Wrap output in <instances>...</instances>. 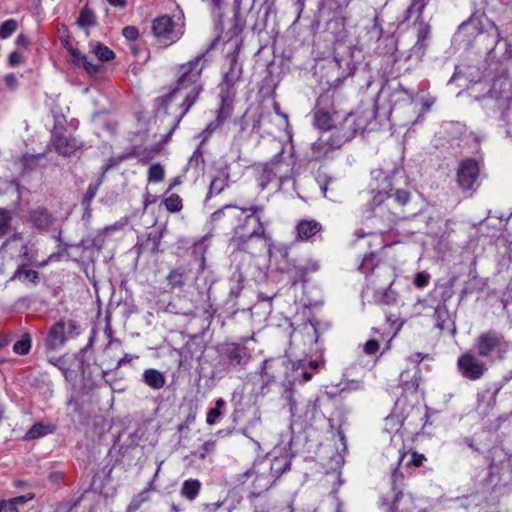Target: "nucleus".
Masks as SVG:
<instances>
[{
  "mask_svg": "<svg viewBox=\"0 0 512 512\" xmlns=\"http://www.w3.org/2000/svg\"><path fill=\"white\" fill-rule=\"evenodd\" d=\"M220 39V36L214 38L209 46L200 54H198L191 61L180 65L179 69L182 72L176 81V85L174 88L170 90L167 94L158 97L157 101L161 107L167 108V106L172 102L173 98L177 94H184V100L180 105L181 113L175 119V122L169 132H167L162 141L167 142L171 137L172 133L175 131L180 121L184 117V115L190 110V108L197 101L200 93L203 91V83L201 82V74L204 69V63L206 61L207 54L216 47Z\"/></svg>",
  "mask_w": 512,
  "mask_h": 512,
  "instance_id": "1",
  "label": "nucleus"
},
{
  "mask_svg": "<svg viewBox=\"0 0 512 512\" xmlns=\"http://www.w3.org/2000/svg\"><path fill=\"white\" fill-rule=\"evenodd\" d=\"M230 245L234 250L243 251L253 256L261 254L265 250L271 256L273 243L270 234L266 233L260 217L247 215L243 223L234 228Z\"/></svg>",
  "mask_w": 512,
  "mask_h": 512,
  "instance_id": "2",
  "label": "nucleus"
},
{
  "mask_svg": "<svg viewBox=\"0 0 512 512\" xmlns=\"http://www.w3.org/2000/svg\"><path fill=\"white\" fill-rule=\"evenodd\" d=\"M326 40L334 44V60L341 70L338 80H344L354 74L356 69L353 60V46L347 44L348 32L345 26V20L341 17H333L326 23Z\"/></svg>",
  "mask_w": 512,
  "mask_h": 512,
  "instance_id": "3",
  "label": "nucleus"
},
{
  "mask_svg": "<svg viewBox=\"0 0 512 512\" xmlns=\"http://www.w3.org/2000/svg\"><path fill=\"white\" fill-rule=\"evenodd\" d=\"M377 277L374 275L367 277V284L362 290V298L368 302H373L382 305H394L397 301V293L391 289L394 281L393 271L389 266H384L378 269Z\"/></svg>",
  "mask_w": 512,
  "mask_h": 512,
  "instance_id": "4",
  "label": "nucleus"
},
{
  "mask_svg": "<svg viewBox=\"0 0 512 512\" xmlns=\"http://www.w3.org/2000/svg\"><path fill=\"white\" fill-rule=\"evenodd\" d=\"M281 256L280 271L288 274L293 285L305 281V276L318 269V264L303 254H297L287 246L278 248Z\"/></svg>",
  "mask_w": 512,
  "mask_h": 512,
  "instance_id": "5",
  "label": "nucleus"
},
{
  "mask_svg": "<svg viewBox=\"0 0 512 512\" xmlns=\"http://www.w3.org/2000/svg\"><path fill=\"white\" fill-rule=\"evenodd\" d=\"M478 356L486 359H503L509 349V342L496 330L482 332L474 342Z\"/></svg>",
  "mask_w": 512,
  "mask_h": 512,
  "instance_id": "6",
  "label": "nucleus"
},
{
  "mask_svg": "<svg viewBox=\"0 0 512 512\" xmlns=\"http://www.w3.org/2000/svg\"><path fill=\"white\" fill-rule=\"evenodd\" d=\"M476 40L479 44L486 45L487 61L494 60L504 64L512 58V48L507 42L500 43V33L498 28L492 24L490 30L480 32Z\"/></svg>",
  "mask_w": 512,
  "mask_h": 512,
  "instance_id": "7",
  "label": "nucleus"
},
{
  "mask_svg": "<svg viewBox=\"0 0 512 512\" xmlns=\"http://www.w3.org/2000/svg\"><path fill=\"white\" fill-rule=\"evenodd\" d=\"M280 462L278 459H275L274 462L261 459L245 472V476H255V482L259 483L258 487L267 489L282 473L290 469V462L285 461L283 465Z\"/></svg>",
  "mask_w": 512,
  "mask_h": 512,
  "instance_id": "8",
  "label": "nucleus"
},
{
  "mask_svg": "<svg viewBox=\"0 0 512 512\" xmlns=\"http://www.w3.org/2000/svg\"><path fill=\"white\" fill-rule=\"evenodd\" d=\"M250 350L240 343H230L222 346L219 353V365L226 372L243 370L251 359Z\"/></svg>",
  "mask_w": 512,
  "mask_h": 512,
  "instance_id": "9",
  "label": "nucleus"
},
{
  "mask_svg": "<svg viewBox=\"0 0 512 512\" xmlns=\"http://www.w3.org/2000/svg\"><path fill=\"white\" fill-rule=\"evenodd\" d=\"M479 173V163L474 158H465L461 160L456 171V182L458 187L464 192H474L476 190Z\"/></svg>",
  "mask_w": 512,
  "mask_h": 512,
  "instance_id": "10",
  "label": "nucleus"
},
{
  "mask_svg": "<svg viewBox=\"0 0 512 512\" xmlns=\"http://www.w3.org/2000/svg\"><path fill=\"white\" fill-rule=\"evenodd\" d=\"M229 69L223 75L222 82L219 84L220 97L223 100H228L235 95V84L241 79L243 69L242 64L238 61V56L235 52L228 54Z\"/></svg>",
  "mask_w": 512,
  "mask_h": 512,
  "instance_id": "11",
  "label": "nucleus"
},
{
  "mask_svg": "<svg viewBox=\"0 0 512 512\" xmlns=\"http://www.w3.org/2000/svg\"><path fill=\"white\" fill-rule=\"evenodd\" d=\"M461 375L471 381L480 379L487 371L486 364L472 352L463 353L457 360Z\"/></svg>",
  "mask_w": 512,
  "mask_h": 512,
  "instance_id": "12",
  "label": "nucleus"
},
{
  "mask_svg": "<svg viewBox=\"0 0 512 512\" xmlns=\"http://www.w3.org/2000/svg\"><path fill=\"white\" fill-rule=\"evenodd\" d=\"M175 23L168 15H161L154 19L152 24V32L158 42L165 46L176 42L180 38V34L175 31Z\"/></svg>",
  "mask_w": 512,
  "mask_h": 512,
  "instance_id": "13",
  "label": "nucleus"
},
{
  "mask_svg": "<svg viewBox=\"0 0 512 512\" xmlns=\"http://www.w3.org/2000/svg\"><path fill=\"white\" fill-rule=\"evenodd\" d=\"M359 126L356 124L355 115L347 114L336 131L330 136V146L340 148L344 143L354 138Z\"/></svg>",
  "mask_w": 512,
  "mask_h": 512,
  "instance_id": "14",
  "label": "nucleus"
},
{
  "mask_svg": "<svg viewBox=\"0 0 512 512\" xmlns=\"http://www.w3.org/2000/svg\"><path fill=\"white\" fill-rule=\"evenodd\" d=\"M409 360L414 364L413 368L406 369L400 374V384L403 387L404 391L415 392L419 386L420 377L419 374V365L422 360L420 354H415L409 358Z\"/></svg>",
  "mask_w": 512,
  "mask_h": 512,
  "instance_id": "15",
  "label": "nucleus"
},
{
  "mask_svg": "<svg viewBox=\"0 0 512 512\" xmlns=\"http://www.w3.org/2000/svg\"><path fill=\"white\" fill-rule=\"evenodd\" d=\"M242 215L241 210L233 205H225L211 215V222L220 228H228L239 220Z\"/></svg>",
  "mask_w": 512,
  "mask_h": 512,
  "instance_id": "16",
  "label": "nucleus"
},
{
  "mask_svg": "<svg viewBox=\"0 0 512 512\" xmlns=\"http://www.w3.org/2000/svg\"><path fill=\"white\" fill-rule=\"evenodd\" d=\"M3 253L10 254L17 253V256L25 260L31 261L32 255L28 245L23 241L21 234H14L12 237L7 239L1 247Z\"/></svg>",
  "mask_w": 512,
  "mask_h": 512,
  "instance_id": "17",
  "label": "nucleus"
},
{
  "mask_svg": "<svg viewBox=\"0 0 512 512\" xmlns=\"http://www.w3.org/2000/svg\"><path fill=\"white\" fill-rule=\"evenodd\" d=\"M403 474L395 468L391 475L392 491L394 493L392 500L384 498L383 505L388 507V512H400L399 502L403 498L402 492Z\"/></svg>",
  "mask_w": 512,
  "mask_h": 512,
  "instance_id": "18",
  "label": "nucleus"
},
{
  "mask_svg": "<svg viewBox=\"0 0 512 512\" xmlns=\"http://www.w3.org/2000/svg\"><path fill=\"white\" fill-rule=\"evenodd\" d=\"M488 96L496 100H509L512 97L511 80L505 75L494 78Z\"/></svg>",
  "mask_w": 512,
  "mask_h": 512,
  "instance_id": "19",
  "label": "nucleus"
},
{
  "mask_svg": "<svg viewBox=\"0 0 512 512\" xmlns=\"http://www.w3.org/2000/svg\"><path fill=\"white\" fill-rule=\"evenodd\" d=\"M67 339L64 322L55 323L46 338V346L50 350L61 347Z\"/></svg>",
  "mask_w": 512,
  "mask_h": 512,
  "instance_id": "20",
  "label": "nucleus"
},
{
  "mask_svg": "<svg viewBox=\"0 0 512 512\" xmlns=\"http://www.w3.org/2000/svg\"><path fill=\"white\" fill-rule=\"evenodd\" d=\"M271 12L270 5H263L257 11H253V6L249 10V16L254 17V22L251 25V29L253 32L260 34L267 27V21Z\"/></svg>",
  "mask_w": 512,
  "mask_h": 512,
  "instance_id": "21",
  "label": "nucleus"
},
{
  "mask_svg": "<svg viewBox=\"0 0 512 512\" xmlns=\"http://www.w3.org/2000/svg\"><path fill=\"white\" fill-rule=\"evenodd\" d=\"M450 296V294L446 297L443 296L442 303L438 304L434 310L433 317L436 321V327L440 330L448 328L450 324L453 325L451 314L446 306V300L450 298Z\"/></svg>",
  "mask_w": 512,
  "mask_h": 512,
  "instance_id": "22",
  "label": "nucleus"
},
{
  "mask_svg": "<svg viewBox=\"0 0 512 512\" xmlns=\"http://www.w3.org/2000/svg\"><path fill=\"white\" fill-rule=\"evenodd\" d=\"M385 265H380L377 255L374 253H370L365 255L358 269L365 274V277L374 275L375 279L379 280L381 277H377L378 269L384 267Z\"/></svg>",
  "mask_w": 512,
  "mask_h": 512,
  "instance_id": "23",
  "label": "nucleus"
},
{
  "mask_svg": "<svg viewBox=\"0 0 512 512\" xmlns=\"http://www.w3.org/2000/svg\"><path fill=\"white\" fill-rule=\"evenodd\" d=\"M30 222L39 229H46L53 223V216L46 208L39 207L31 211Z\"/></svg>",
  "mask_w": 512,
  "mask_h": 512,
  "instance_id": "24",
  "label": "nucleus"
},
{
  "mask_svg": "<svg viewBox=\"0 0 512 512\" xmlns=\"http://www.w3.org/2000/svg\"><path fill=\"white\" fill-rule=\"evenodd\" d=\"M322 226L316 220H302L298 223L296 230L298 237L301 240H308L318 232H320Z\"/></svg>",
  "mask_w": 512,
  "mask_h": 512,
  "instance_id": "25",
  "label": "nucleus"
},
{
  "mask_svg": "<svg viewBox=\"0 0 512 512\" xmlns=\"http://www.w3.org/2000/svg\"><path fill=\"white\" fill-rule=\"evenodd\" d=\"M241 1L242 0H234L232 25L227 31L229 39L241 34L245 27V21L242 19L240 14Z\"/></svg>",
  "mask_w": 512,
  "mask_h": 512,
  "instance_id": "26",
  "label": "nucleus"
},
{
  "mask_svg": "<svg viewBox=\"0 0 512 512\" xmlns=\"http://www.w3.org/2000/svg\"><path fill=\"white\" fill-rule=\"evenodd\" d=\"M430 34V27L427 24L421 23V28L418 31L417 41L414 46L411 48V55H416L418 59H421L425 53L426 49V40L428 39Z\"/></svg>",
  "mask_w": 512,
  "mask_h": 512,
  "instance_id": "27",
  "label": "nucleus"
},
{
  "mask_svg": "<svg viewBox=\"0 0 512 512\" xmlns=\"http://www.w3.org/2000/svg\"><path fill=\"white\" fill-rule=\"evenodd\" d=\"M143 381L152 389L159 390L165 386L166 379L162 372L156 369H146L143 373Z\"/></svg>",
  "mask_w": 512,
  "mask_h": 512,
  "instance_id": "28",
  "label": "nucleus"
},
{
  "mask_svg": "<svg viewBox=\"0 0 512 512\" xmlns=\"http://www.w3.org/2000/svg\"><path fill=\"white\" fill-rule=\"evenodd\" d=\"M53 143L56 151L63 156L71 155L78 148L74 139H68L63 135L55 136Z\"/></svg>",
  "mask_w": 512,
  "mask_h": 512,
  "instance_id": "29",
  "label": "nucleus"
},
{
  "mask_svg": "<svg viewBox=\"0 0 512 512\" xmlns=\"http://www.w3.org/2000/svg\"><path fill=\"white\" fill-rule=\"evenodd\" d=\"M333 118L325 109L319 108L314 112V125L323 131H328L333 127Z\"/></svg>",
  "mask_w": 512,
  "mask_h": 512,
  "instance_id": "30",
  "label": "nucleus"
},
{
  "mask_svg": "<svg viewBox=\"0 0 512 512\" xmlns=\"http://www.w3.org/2000/svg\"><path fill=\"white\" fill-rule=\"evenodd\" d=\"M187 277L186 270L183 267H178L170 271L167 276V281L172 288H182Z\"/></svg>",
  "mask_w": 512,
  "mask_h": 512,
  "instance_id": "31",
  "label": "nucleus"
},
{
  "mask_svg": "<svg viewBox=\"0 0 512 512\" xmlns=\"http://www.w3.org/2000/svg\"><path fill=\"white\" fill-rule=\"evenodd\" d=\"M201 483L199 480L190 479L183 482L181 487V495L188 500H194L199 494Z\"/></svg>",
  "mask_w": 512,
  "mask_h": 512,
  "instance_id": "32",
  "label": "nucleus"
},
{
  "mask_svg": "<svg viewBox=\"0 0 512 512\" xmlns=\"http://www.w3.org/2000/svg\"><path fill=\"white\" fill-rule=\"evenodd\" d=\"M55 426L52 424L36 423L26 433L25 437L28 440H33L52 433Z\"/></svg>",
  "mask_w": 512,
  "mask_h": 512,
  "instance_id": "33",
  "label": "nucleus"
},
{
  "mask_svg": "<svg viewBox=\"0 0 512 512\" xmlns=\"http://www.w3.org/2000/svg\"><path fill=\"white\" fill-rule=\"evenodd\" d=\"M428 1L427 0H411L410 5L405 11V17L404 20H409L412 16H416V19L421 18L422 13L427 6Z\"/></svg>",
  "mask_w": 512,
  "mask_h": 512,
  "instance_id": "34",
  "label": "nucleus"
},
{
  "mask_svg": "<svg viewBox=\"0 0 512 512\" xmlns=\"http://www.w3.org/2000/svg\"><path fill=\"white\" fill-rule=\"evenodd\" d=\"M210 11L217 21V25L223 30L224 0H206Z\"/></svg>",
  "mask_w": 512,
  "mask_h": 512,
  "instance_id": "35",
  "label": "nucleus"
},
{
  "mask_svg": "<svg viewBox=\"0 0 512 512\" xmlns=\"http://www.w3.org/2000/svg\"><path fill=\"white\" fill-rule=\"evenodd\" d=\"M90 47L91 51L100 61H109L115 57L114 52L102 43H91Z\"/></svg>",
  "mask_w": 512,
  "mask_h": 512,
  "instance_id": "36",
  "label": "nucleus"
},
{
  "mask_svg": "<svg viewBox=\"0 0 512 512\" xmlns=\"http://www.w3.org/2000/svg\"><path fill=\"white\" fill-rule=\"evenodd\" d=\"M331 149L334 148L330 146V139L327 141L319 139L312 144V158L318 160L323 156L327 155L331 151Z\"/></svg>",
  "mask_w": 512,
  "mask_h": 512,
  "instance_id": "37",
  "label": "nucleus"
},
{
  "mask_svg": "<svg viewBox=\"0 0 512 512\" xmlns=\"http://www.w3.org/2000/svg\"><path fill=\"white\" fill-rule=\"evenodd\" d=\"M159 242H160V236L155 234L153 237L151 235L142 243L139 244V246L136 248L137 253L140 254L141 252H149L150 254H155L159 250Z\"/></svg>",
  "mask_w": 512,
  "mask_h": 512,
  "instance_id": "38",
  "label": "nucleus"
},
{
  "mask_svg": "<svg viewBox=\"0 0 512 512\" xmlns=\"http://www.w3.org/2000/svg\"><path fill=\"white\" fill-rule=\"evenodd\" d=\"M13 278L22 282L36 283L38 280V273L34 270L28 269L25 265H21L15 271Z\"/></svg>",
  "mask_w": 512,
  "mask_h": 512,
  "instance_id": "39",
  "label": "nucleus"
},
{
  "mask_svg": "<svg viewBox=\"0 0 512 512\" xmlns=\"http://www.w3.org/2000/svg\"><path fill=\"white\" fill-rule=\"evenodd\" d=\"M281 364L279 361L275 360H264L261 367V375L266 384H269L276 379V375L274 373V368Z\"/></svg>",
  "mask_w": 512,
  "mask_h": 512,
  "instance_id": "40",
  "label": "nucleus"
},
{
  "mask_svg": "<svg viewBox=\"0 0 512 512\" xmlns=\"http://www.w3.org/2000/svg\"><path fill=\"white\" fill-rule=\"evenodd\" d=\"M31 335L29 333H24L20 340L16 341L13 345L14 353L18 355H26L29 353L31 349Z\"/></svg>",
  "mask_w": 512,
  "mask_h": 512,
  "instance_id": "41",
  "label": "nucleus"
},
{
  "mask_svg": "<svg viewBox=\"0 0 512 512\" xmlns=\"http://www.w3.org/2000/svg\"><path fill=\"white\" fill-rule=\"evenodd\" d=\"M77 23L80 27L83 28L94 26L96 24V17L94 12L87 6L84 7L80 12V16L77 20Z\"/></svg>",
  "mask_w": 512,
  "mask_h": 512,
  "instance_id": "42",
  "label": "nucleus"
},
{
  "mask_svg": "<svg viewBox=\"0 0 512 512\" xmlns=\"http://www.w3.org/2000/svg\"><path fill=\"white\" fill-rule=\"evenodd\" d=\"M292 369L297 373L295 378L301 376L302 380L307 382L312 379L313 374L306 368V360L299 359L297 361H292Z\"/></svg>",
  "mask_w": 512,
  "mask_h": 512,
  "instance_id": "43",
  "label": "nucleus"
},
{
  "mask_svg": "<svg viewBox=\"0 0 512 512\" xmlns=\"http://www.w3.org/2000/svg\"><path fill=\"white\" fill-rule=\"evenodd\" d=\"M101 183H102V180L99 179L95 183L89 184L87 192L82 200V205L84 206L85 210H89L90 205H91L93 199L95 198Z\"/></svg>",
  "mask_w": 512,
  "mask_h": 512,
  "instance_id": "44",
  "label": "nucleus"
},
{
  "mask_svg": "<svg viewBox=\"0 0 512 512\" xmlns=\"http://www.w3.org/2000/svg\"><path fill=\"white\" fill-rule=\"evenodd\" d=\"M270 117V112L261 111L253 122V130H256L258 133H270L265 126L266 120H270Z\"/></svg>",
  "mask_w": 512,
  "mask_h": 512,
  "instance_id": "45",
  "label": "nucleus"
},
{
  "mask_svg": "<svg viewBox=\"0 0 512 512\" xmlns=\"http://www.w3.org/2000/svg\"><path fill=\"white\" fill-rule=\"evenodd\" d=\"M227 178H228V175L226 177H216L214 178L211 183H210V186H209V190H208V197L212 196L213 194H220L226 187L227 185Z\"/></svg>",
  "mask_w": 512,
  "mask_h": 512,
  "instance_id": "46",
  "label": "nucleus"
},
{
  "mask_svg": "<svg viewBox=\"0 0 512 512\" xmlns=\"http://www.w3.org/2000/svg\"><path fill=\"white\" fill-rule=\"evenodd\" d=\"M282 398L287 402L289 406V411L292 415H295L296 413V400L293 396V388H292V382L289 381L288 385H285V388L282 393Z\"/></svg>",
  "mask_w": 512,
  "mask_h": 512,
  "instance_id": "47",
  "label": "nucleus"
},
{
  "mask_svg": "<svg viewBox=\"0 0 512 512\" xmlns=\"http://www.w3.org/2000/svg\"><path fill=\"white\" fill-rule=\"evenodd\" d=\"M130 50L132 54L137 58L136 62L139 64H145L150 58V52L144 46L133 45L130 46Z\"/></svg>",
  "mask_w": 512,
  "mask_h": 512,
  "instance_id": "48",
  "label": "nucleus"
},
{
  "mask_svg": "<svg viewBox=\"0 0 512 512\" xmlns=\"http://www.w3.org/2000/svg\"><path fill=\"white\" fill-rule=\"evenodd\" d=\"M388 192H389L388 199L393 200L394 202L398 203L399 205H405L410 198V194L406 190L390 189Z\"/></svg>",
  "mask_w": 512,
  "mask_h": 512,
  "instance_id": "49",
  "label": "nucleus"
},
{
  "mask_svg": "<svg viewBox=\"0 0 512 512\" xmlns=\"http://www.w3.org/2000/svg\"><path fill=\"white\" fill-rule=\"evenodd\" d=\"M17 29V22L14 19H9L3 22L0 26V38L6 39L10 37Z\"/></svg>",
  "mask_w": 512,
  "mask_h": 512,
  "instance_id": "50",
  "label": "nucleus"
},
{
  "mask_svg": "<svg viewBox=\"0 0 512 512\" xmlns=\"http://www.w3.org/2000/svg\"><path fill=\"white\" fill-rule=\"evenodd\" d=\"M165 207L170 212H178L182 208V200L177 194H171L164 200Z\"/></svg>",
  "mask_w": 512,
  "mask_h": 512,
  "instance_id": "51",
  "label": "nucleus"
},
{
  "mask_svg": "<svg viewBox=\"0 0 512 512\" xmlns=\"http://www.w3.org/2000/svg\"><path fill=\"white\" fill-rule=\"evenodd\" d=\"M164 178V169L160 164H154L149 168L148 180L150 182H159Z\"/></svg>",
  "mask_w": 512,
  "mask_h": 512,
  "instance_id": "52",
  "label": "nucleus"
},
{
  "mask_svg": "<svg viewBox=\"0 0 512 512\" xmlns=\"http://www.w3.org/2000/svg\"><path fill=\"white\" fill-rule=\"evenodd\" d=\"M11 214L8 210L0 208V236L6 234L9 230Z\"/></svg>",
  "mask_w": 512,
  "mask_h": 512,
  "instance_id": "53",
  "label": "nucleus"
},
{
  "mask_svg": "<svg viewBox=\"0 0 512 512\" xmlns=\"http://www.w3.org/2000/svg\"><path fill=\"white\" fill-rule=\"evenodd\" d=\"M215 443L216 442L213 440L206 441L197 451L193 452V455L197 456L199 459H204L208 454L214 451Z\"/></svg>",
  "mask_w": 512,
  "mask_h": 512,
  "instance_id": "54",
  "label": "nucleus"
},
{
  "mask_svg": "<svg viewBox=\"0 0 512 512\" xmlns=\"http://www.w3.org/2000/svg\"><path fill=\"white\" fill-rule=\"evenodd\" d=\"M82 65L84 67V69L90 74V75H95L97 74L100 69H101V66L99 64H96V63H93L92 61H90L88 59L87 56H83L82 57Z\"/></svg>",
  "mask_w": 512,
  "mask_h": 512,
  "instance_id": "55",
  "label": "nucleus"
},
{
  "mask_svg": "<svg viewBox=\"0 0 512 512\" xmlns=\"http://www.w3.org/2000/svg\"><path fill=\"white\" fill-rule=\"evenodd\" d=\"M222 100V105L220 107V109L218 110V115H217V118L216 120L219 122V123H223L225 121V119H227L230 114H231V107L226 104V100Z\"/></svg>",
  "mask_w": 512,
  "mask_h": 512,
  "instance_id": "56",
  "label": "nucleus"
},
{
  "mask_svg": "<svg viewBox=\"0 0 512 512\" xmlns=\"http://www.w3.org/2000/svg\"><path fill=\"white\" fill-rule=\"evenodd\" d=\"M430 280V275L426 272H418L414 278V285L418 288L425 287Z\"/></svg>",
  "mask_w": 512,
  "mask_h": 512,
  "instance_id": "57",
  "label": "nucleus"
},
{
  "mask_svg": "<svg viewBox=\"0 0 512 512\" xmlns=\"http://www.w3.org/2000/svg\"><path fill=\"white\" fill-rule=\"evenodd\" d=\"M379 347L380 345L377 340L370 339L364 344L363 349L367 355H373L379 350Z\"/></svg>",
  "mask_w": 512,
  "mask_h": 512,
  "instance_id": "58",
  "label": "nucleus"
},
{
  "mask_svg": "<svg viewBox=\"0 0 512 512\" xmlns=\"http://www.w3.org/2000/svg\"><path fill=\"white\" fill-rule=\"evenodd\" d=\"M222 415V412L216 408H211L207 413L206 422L208 425L216 423L217 419Z\"/></svg>",
  "mask_w": 512,
  "mask_h": 512,
  "instance_id": "59",
  "label": "nucleus"
},
{
  "mask_svg": "<svg viewBox=\"0 0 512 512\" xmlns=\"http://www.w3.org/2000/svg\"><path fill=\"white\" fill-rule=\"evenodd\" d=\"M147 494H148V490H144L142 491L138 496L137 498H135L132 503L130 504V511L131 510H136L139 508L141 502L143 501H146L147 500Z\"/></svg>",
  "mask_w": 512,
  "mask_h": 512,
  "instance_id": "60",
  "label": "nucleus"
},
{
  "mask_svg": "<svg viewBox=\"0 0 512 512\" xmlns=\"http://www.w3.org/2000/svg\"><path fill=\"white\" fill-rule=\"evenodd\" d=\"M426 460L425 456L423 454H418L417 452H412L411 459L407 463V465H414L416 467H420L423 462Z\"/></svg>",
  "mask_w": 512,
  "mask_h": 512,
  "instance_id": "61",
  "label": "nucleus"
},
{
  "mask_svg": "<svg viewBox=\"0 0 512 512\" xmlns=\"http://www.w3.org/2000/svg\"><path fill=\"white\" fill-rule=\"evenodd\" d=\"M23 61L24 57L16 51L11 52L8 57V62L11 66H17L21 64Z\"/></svg>",
  "mask_w": 512,
  "mask_h": 512,
  "instance_id": "62",
  "label": "nucleus"
},
{
  "mask_svg": "<svg viewBox=\"0 0 512 512\" xmlns=\"http://www.w3.org/2000/svg\"><path fill=\"white\" fill-rule=\"evenodd\" d=\"M0 512H19L18 507H16L13 502L10 500L1 501L0 502Z\"/></svg>",
  "mask_w": 512,
  "mask_h": 512,
  "instance_id": "63",
  "label": "nucleus"
},
{
  "mask_svg": "<svg viewBox=\"0 0 512 512\" xmlns=\"http://www.w3.org/2000/svg\"><path fill=\"white\" fill-rule=\"evenodd\" d=\"M388 194L389 192L385 191V192H382V191H378L373 197H372V204L374 206H379L381 205L385 198L388 199Z\"/></svg>",
  "mask_w": 512,
  "mask_h": 512,
  "instance_id": "64",
  "label": "nucleus"
}]
</instances>
